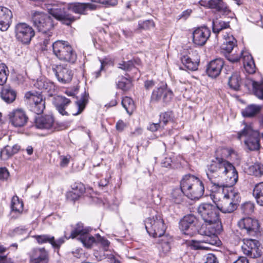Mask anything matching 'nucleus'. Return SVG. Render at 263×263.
<instances>
[{"mask_svg":"<svg viewBox=\"0 0 263 263\" xmlns=\"http://www.w3.org/2000/svg\"><path fill=\"white\" fill-rule=\"evenodd\" d=\"M254 95L259 99L263 100V82L251 81Z\"/></svg>","mask_w":263,"mask_h":263,"instance_id":"a19ab883","label":"nucleus"},{"mask_svg":"<svg viewBox=\"0 0 263 263\" xmlns=\"http://www.w3.org/2000/svg\"><path fill=\"white\" fill-rule=\"evenodd\" d=\"M28 104L29 109L36 115L43 112L45 108V101L43 99L41 93L28 91L25 96Z\"/></svg>","mask_w":263,"mask_h":263,"instance_id":"6e6552de","label":"nucleus"},{"mask_svg":"<svg viewBox=\"0 0 263 263\" xmlns=\"http://www.w3.org/2000/svg\"><path fill=\"white\" fill-rule=\"evenodd\" d=\"M44 35L45 36V39H44L43 42L42 43L43 45L42 48L45 50H48L47 46L50 44V38L51 36H48V35Z\"/></svg>","mask_w":263,"mask_h":263,"instance_id":"69168bd1","label":"nucleus"},{"mask_svg":"<svg viewBox=\"0 0 263 263\" xmlns=\"http://www.w3.org/2000/svg\"><path fill=\"white\" fill-rule=\"evenodd\" d=\"M253 194L257 203L263 206V182H260L255 186Z\"/></svg>","mask_w":263,"mask_h":263,"instance_id":"e433bc0d","label":"nucleus"},{"mask_svg":"<svg viewBox=\"0 0 263 263\" xmlns=\"http://www.w3.org/2000/svg\"><path fill=\"white\" fill-rule=\"evenodd\" d=\"M1 96L5 102L10 104L15 101L16 97V92L10 86H6L2 88Z\"/></svg>","mask_w":263,"mask_h":263,"instance_id":"7c9ffc66","label":"nucleus"},{"mask_svg":"<svg viewBox=\"0 0 263 263\" xmlns=\"http://www.w3.org/2000/svg\"><path fill=\"white\" fill-rule=\"evenodd\" d=\"M210 35V30L206 27L195 28L191 33L192 43L195 46H202L205 45Z\"/></svg>","mask_w":263,"mask_h":263,"instance_id":"4468645a","label":"nucleus"},{"mask_svg":"<svg viewBox=\"0 0 263 263\" xmlns=\"http://www.w3.org/2000/svg\"><path fill=\"white\" fill-rule=\"evenodd\" d=\"M164 128V127L162 126V124L158 122L157 123H150L149 126L147 127V129L153 132H156L158 130H159L160 129Z\"/></svg>","mask_w":263,"mask_h":263,"instance_id":"4d7b16f0","label":"nucleus"},{"mask_svg":"<svg viewBox=\"0 0 263 263\" xmlns=\"http://www.w3.org/2000/svg\"><path fill=\"white\" fill-rule=\"evenodd\" d=\"M232 263H249L248 259L245 256H239Z\"/></svg>","mask_w":263,"mask_h":263,"instance_id":"774afa93","label":"nucleus"},{"mask_svg":"<svg viewBox=\"0 0 263 263\" xmlns=\"http://www.w3.org/2000/svg\"><path fill=\"white\" fill-rule=\"evenodd\" d=\"M197 212L205 222L204 226L210 227V230L214 227L216 233L219 230V212L216 206L209 203L200 204L197 209Z\"/></svg>","mask_w":263,"mask_h":263,"instance_id":"20e7f679","label":"nucleus"},{"mask_svg":"<svg viewBox=\"0 0 263 263\" xmlns=\"http://www.w3.org/2000/svg\"><path fill=\"white\" fill-rule=\"evenodd\" d=\"M31 19L33 26L43 35L52 36L54 25L53 20L48 14L39 11L31 12Z\"/></svg>","mask_w":263,"mask_h":263,"instance_id":"7ed1b4c3","label":"nucleus"},{"mask_svg":"<svg viewBox=\"0 0 263 263\" xmlns=\"http://www.w3.org/2000/svg\"><path fill=\"white\" fill-rule=\"evenodd\" d=\"M52 70L58 81L62 84L69 83L72 80L73 76L72 71L66 65L53 64Z\"/></svg>","mask_w":263,"mask_h":263,"instance_id":"2eb2a0df","label":"nucleus"},{"mask_svg":"<svg viewBox=\"0 0 263 263\" xmlns=\"http://www.w3.org/2000/svg\"><path fill=\"white\" fill-rule=\"evenodd\" d=\"M258 241L255 239H245L241 247L243 253L251 258H257L261 255L258 246Z\"/></svg>","mask_w":263,"mask_h":263,"instance_id":"6ab92c4d","label":"nucleus"},{"mask_svg":"<svg viewBox=\"0 0 263 263\" xmlns=\"http://www.w3.org/2000/svg\"><path fill=\"white\" fill-rule=\"evenodd\" d=\"M12 17V12L9 9L0 7V30L1 31H6L9 28Z\"/></svg>","mask_w":263,"mask_h":263,"instance_id":"bb28decb","label":"nucleus"},{"mask_svg":"<svg viewBox=\"0 0 263 263\" xmlns=\"http://www.w3.org/2000/svg\"><path fill=\"white\" fill-rule=\"evenodd\" d=\"M117 87L124 91L128 90L132 85V82L130 79L125 77H122L117 83Z\"/></svg>","mask_w":263,"mask_h":263,"instance_id":"de8ad7c7","label":"nucleus"},{"mask_svg":"<svg viewBox=\"0 0 263 263\" xmlns=\"http://www.w3.org/2000/svg\"><path fill=\"white\" fill-rule=\"evenodd\" d=\"M35 126L37 128L48 130L51 133L55 131L57 128L52 115H46L36 118Z\"/></svg>","mask_w":263,"mask_h":263,"instance_id":"a211bd4d","label":"nucleus"},{"mask_svg":"<svg viewBox=\"0 0 263 263\" xmlns=\"http://www.w3.org/2000/svg\"><path fill=\"white\" fill-rule=\"evenodd\" d=\"M69 238H68V236H67L66 232H65L64 236L57 240H55L54 237H53V239L51 240L50 244L53 248L59 250L61 246L65 242V239H68Z\"/></svg>","mask_w":263,"mask_h":263,"instance_id":"3c124183","label":"nucleus"},{"mask_svg":"<svg viewBox=\"0 0 263 263\" xmlns=\"http://www.w3.org/2000/svg\"><path fill=\"white\" fill-rule=\"evenodd\" d=\"M121 103L127 112L130 115L132 114L135 108L132 99L128 97H125L122 99Z\"/></svg>","mask_w":263,"mask_h":263,"instance_id":"37998d69","label":"nucleus"},{"mask_svg":"<svg viewBox=\"0 0 263 263\" xmlns=\"http://www.w3.org/2000/svg\"><path fill=\"white\" fill-rule=\"evenodd\" d=\"M126 126V124L124 123L123 121L120 120L117 122L116 128L118 132H121L124 129Z\"/></svg>","mask_w":263,"mask_h":263,"instance_id":"e2e57ef3","label":"nucleus"},{"mask_svg":"<svg viewBox=\"0 0 263 263\" xmlns=\"http://www.w3.org/2000/svg\"><path fill=\"white\" fill-rule=\"evenodd\" d=\"M180 61L183 64L179 68L182 70L195 71L198 69L199 62L193 61L187 55H183L180 58Z\"/></svg>","mask_w":263,"mask_h":263,"instance_id":"72a5a7b5","label":"nucleus"},{"mask_svg":"<svg viewBox=\"0 0 263 263\" xmlns=\"http://www.w3.org/2000/svg\"><path fill=\"white\" fill-rule=\"evenodd\" d=\"M60 165L62 167H66L69 163V160L70 158V156H61L60 157Z\"/></svg>","mask_w":263,"mask_h":263,"instance_id":"052dcab7","label":"nucleus"},{"mask_svg":"<svg viewBox=\"0 0 263 263\" xmlns=\"http://www.w3.org/2000/svg\"><path fill=\"white\" fill-rule=\"evenodd\" d=\"M157 247L159 251L160 255L164 256L170 252L173 242V238L169 234H164L162 236L158 237Z\"/></svg>","mask_w":263,"mask_h":263,"instance_id":"5701e85b","label":"nucleus"},{"mask_svg":"<svg viewBox=\"0 0 263 263\" xmlns=\"http://www.w3.org/2000/svg\"><path fill=\"white\" fill-rule=\"evenodd\" d=\"M204 263H218L216 256L213 254H208Z\"/></svg>","mask_w":263,"mask_h":263,"instance_id":"680f3d73","label":"nucleus"},{"mask_svg":"<svg viewBox=\"0 0 263 263\" xmlns=\"http://www.w3.org/2000/svg\"><path fill=\"white\" fill-rule=\"evenodd\" d=\"M69 99L64 96H58L54 103V106L58 112L62 116H68V112L66 111L67 106L70 104Z\"/></svg>","mask_w":263,"mask_h":263,"instance_id":"c85d7f7f","label":"nucleus"},{"mask_svg":"<svg viewBox=\"0 0 263 263\" xmlns=\"http://www.w3.org/2000/svg\"><path fill=\"white\" fill-rule=\"evenodd\" d=\"M88 94H86V92H84L82 94L80 100L76 102V105L78 107V111L75 113H72L73 116H77L83 111L88 102Z\"/></svg>","mask_w":263,"mask_h":263,"instance_id":"58836bf2","label":"nucleus"},{"mask_svg":"<svg viewBox=\"0 0 263 263\" xmlns=\"http://www.w3.org/2000/svg\"><path fill=\"white\" fill-rule=\"evenodd\" d=\"M237 225L242 232L249 235H254L259 228L258 220L250 217L241 218L238 221Z\"/></svg>","mask_w":263,"mask_h":263,"instance_id":"dca6fc26","label":"nucleus"},{"mask_svg":"<svg viewBox=\"0 0 263 263\" xmlns=\"http://www.w3.org/2000/svg\"><path fill=\"white\" fill-rule=\"evenodd\" d=\"M242 58L243 67L246 72L249 74L255 72L256 66L252 56L246 51H240V58Z\"/></svg>","mask_w":263,"mask_h":263,"instance_id":"cd10ccee","label":"nucleus"},{"mask_svg":"<svg viewBox=\"0 0 263 263\" xmlns=\"http://www.w3.org/2000/svg\"><path fill=\"white\" fill-rule=\"evenodd\" d=\"M231 185L221 182H209L207 188L211 193L210 197L218 210L224 213H230L237 208L239 196L237 190Z\"/></svg>","mask_w":263,"mask_h":263,"instance_id":"f03ea898","label":"nucleus"},{"mask_svg":"<svg viewBox=\"0 0 263 263\" xmlns=\"http://www.w3.org/2000/svg\"><path fill=\"white\" fill-rule=\"evenodd\" d=\"M173 91L167 89L166 85H162L154 89L152 93L150 101L155 103L162 100L166 104L171 102L173 98Z\"/></svg>","mask_w":263,"mask_h":263,"instance_id":"ddd939ff","label":"nucleus"},{"mask_svg":"<svg viewBox=\"0 0 263 263\" xmlns=\"http://www.w3.org/2000/svg\"><path fill=\"white\" fill-rule=\"evenodd\" d=\"M118 68L126 71H129L133 69H135L134 63L132 61L127 62L123 61L118 64Z\"/></svg>","mask_w":263,"mask_h":263,"instance_id":"5fc2aeb1","label":"nucleus"},{"mask_svg":"<svg viewBox=\"0 0 263 263\" xmlns=\"http://www.w3.org/2000/svg\"><path fill=\"white\" fill-rule=\"evenodd\" d=\"M226 166L222 176H226V180L238 181V173L234 165L230 162H228Z\"/></svg>","mask_w":263,"mask_h":263,"instance_id":"c9c22d12","label":"nucleus"},{"mask_svg":"<svg viewBox=\"0 0 263 263\" xmlns=\"http://www.w3.org/2000/svg\"><path fill=\"white\" fill-rule=\"evenodd\" d=\"M11 206L13 211L20 213L23 211V203L17 196H14L12 198Z\"/></svg>","mask_w":263,"mask_h":263,"instance_id":"a18cd8bd","label":"nucleus"},{"mask_svg":"<svg viewBox=\"0 0 263 263\" xmlns=\"http://www.w3.org/2000/svg\"><path fill=\"white\" fill-rule=\"evenodd\" d=\"M174 116L172 111H167L160 114L159 122L162 124L163 127L170 122H173Z\"/></svg>","mask_w":263,"mask_h":263,"instance_id":"c03bdc74","label":"nucleus"},{"mask_svg":"<svg viewBox=\"0 0 263 263\" xmlns=\"http://www.w3.org/2000/svg\"><path fill=\"white\" fill-rule=\"evenodd\" d=\"M152 24V22L149 20L143 22L139 21L138 23V28L140 29H146L148 26Z\"/></svg>","mask_w":263,"mask_h":263,"instance_id":"0e129e2a","label":"nucleus"},{"mask_svg":"<svg viewBox=\"0 0 263 263\" xmlns=\"http://www.w3.org/2000/svg\"><path fill=\"white\" fill-rule=\"evenodd\" d=\"M98 6V5L91 3H75L68 5V10L75 13L84 14L87 10H95Z\"/></svg>","mask_w":263,"mask_h":263,"instance_id":"a878e982","label":"nucleus"},{"mask_svg":"<svg viewBox=\"0 0 263 263\" xmlns=\"http://www.w3.org/2000/svg\"><path fill=\"white\" fill-rule=\"evenodd\" d=\"M192 10L191 9H187L183 11L179 15H178L179 19L186 20L191 15Z\"/></svg>","mask_w":263,"mask_h":263,"instance_id":"338daca9","label":"nucleus"},{"mask_svg":"<svg viewBox=\"0 0 263 263\" xmlns=\"http://www.w3.org/2000/svg\"><path fill=\"white\" fill-rule=\"evenodd\" d=\"M92 2L98 3L102 4L104 5H110V6H115L117 4V0H91Z\"/></svg>","mask_w":263,"mask_h":263,"instance_id":"bf43d9fd","label":"nucleus"},{"mask_svg":"<svg viewBox=\"0 0 263 263\" xmlns=\"http://www.w3.org/2000/svg\"><path fill=\"white\" fill-rule=\"evenodd\" d=\"M14 155L11 146L7 145L0 152V157L2 160H6Z\"/></svg>","mask_w":263,"mask_h":263,"instance_id":"8fccbe9b","label":"nucleus"},{"mask_svg":"<svg viewBox=\"0 0 263 263\" xmlns=\"http://www.w3.org/2000/svg\"><path fill=\"white\" fill-rule=\"evenodd\" d=\"M34 237L39 244L51 243V240L53 239V236L49 235H35Z\"/></svg>","mask_w":263,"mask_h":263,"instance_id":"864d4df0","label":"nucleus"},{"mask_svg":"<svg viewBox=\"0 0 263 263\" xmlns=\"http://www.w3.org/2000/svg\"><path fill=\"white\" fill-rule=\"evenodd\" d=\"M179 228L185 235L192 236L197 232L203 236L201 240H193L190 246L194 250H209L211 246H219L221 241L216 235V229L214 227L210 230V227L203 224L198 229V220L192 214L184 216L180 221Z\"/></svg>","mask_w":263,"mask_h":263,"instance_id":"f257e3e1","label":"nucleus"},{"mask_svg":"<svg viewBox=\"0 0 263 263\" xmlns=\"http://www.w3.org/2000/svg\"><path fill=\"white\" fill-rule=\"evenodd\" d=\"M145 229L149 235L158 237L164 235L166 226L160 216L148 218L145 221Z\"/></svg>","mask_w":263,"mask_h":263,"instance_id":"0eeeda50","label":"nucleus"},{"mask_svg":"<svg viewBox=\"0 0 263 263\" xmlns=\"http://www.w3.org/2000/svg\"><path fill=\"white\" fill-rule=\"evenodd\" d=\"M35 35L33 28L26 23H18L15 26V36L23 44H29Z\"/></svg>","mask_w":263,"mask_h":263,"instance_id":"1a4fd4ad","label":"nucleus"},{"mask_svg":"<svg viewBox=\"0 0 263 263\" xmlns=\"http://www.w3.org/2000/svg\"><path fill=\"white\" fill-rule=\"evenodd\" d=\"M68 7L57 6L48 9L49 13L63 24L70 25L77 18L68 12Z\"/></svg>","mask_w":263,"mask_h":263,"instance_id":"9b49d317","label":"nucleus"},{"mask_svg":"<svg viewBox=\"0 0 263 263\" xmlns=\"http://www.w3.org/2000/svg\"><path fill=\"white\" fill-rule=\"evenodd\" d=\"M236 44V41L233 36L229 37L225 39L220 47L221 53L231 63H236L240 59V52L236 54H231L232 50L237 48Z\"/></svg>","mask_w":263,"mask_h":263,"instance_id":"f8f14e48","label":"nucleus"},{"mask_svg":"<svg viewBox=\"0 0 263 263\" xmlns=\"http://www.w3.org/2000/svg\"><path fill=\"white\" fill-rule=\"evenodd\" d=\"M241 79L239 74L235 72L229 78L228 85L229 87L234 90H238L240 86Z\"/></svg>","mask_w":263,"mask_h":263,"instance_id":"4c0bfd02","label":"nucleus"},{"mask_svg":"<svg viewBox=\"0 0 263 263\" xmlns=\"http://www.w3.org/2000/svg\"><path fill=\"white\" fill-rule=\"evenodd\" d=\"M79 239L83 244L84 246L87 248H91L92 245L96 242V238L91 235L89 233L82 235Z\"/></svg>","mask_w":263,"mask_h":263,"instance_id":"79ce46f5","label":"nucleus"},{"mask_svg":"<svg viewBox=\"0 0 263 263\" xmlns=\"http://www.w3.org/2000/svg\"><path fill=\"white\" fill-rule=\"evenodd\" d=\"M207 6L209 8L215 10L222 16L230 18L233 17L234 14L222 0H209Z\"/></svg>","mask_w":263,"mask_h":263,"instance_id":"412c9836","label":"nucleus"},{"mask_svg":"<svg viewBox=\"0 0 263 263\" xmlns=\"http://www.w3.org/2000/svg\"><path fill=\"white\" fill-rule=\"evenodd\" d=\"M246 138L245 144L248 148L252 151H257L260 148V135L257 130L253 129L250 125H246L245 127L238 133V138Z\"/></svg>","mask_w":263,"mask_h":263,"instance_id":"423d86ee","label":"nucleus"},{"mask_svg":"<svg viewBox=\"0 0 263 263\" xmlns=\"http://www.w3.org/2000/svg\"><path fill=\"white\" fill-rule=\"evenodd\" d=\"M185 186L186 196L192 200L199 199L204 192V185L202 182H196L193 184H189L187 182H183Z\"/></svg>","mask_w":263,"mask_h":263,"instance_id":"f3484780","label":"nucleus"},{"mask_svg":"<svg viewBox=\"0 0 263 263\" xmlns=\"http://www.w3.org/2000/svg\"><path fill=\"white\" fill-rule=\"evenodd\" d=\"M8 68L5 64H0V85H3L7 81L8 73Z\"/></svg>","mask_w":263,"mask_h":263,"instance_id":"09e8293b","label":"nucleus"},{"mask_svg":"<svg viewBox=\"0 0 263 263\" xmlns=\"http://www.w3.org/2000/svg\"><path fill=\"white\" fill-rule=\"evenodd\" d=\"M30 263H48L49 253L44 248H33L28 253Z\"/></svg>","mask_w":263,"mask_h":263,"instance_id":"aec40b11","label":"nucleus"},{"mask_svg":"<svg viewBox=\"0 0 263 263\" xmlns=\"http://www.w3.org/2000/svg\"><path fill=\"white\" fill-rule=\"evenodd\" d=\"M10 176L9 172L6 167H0V180H8Z\"/></svg>","mask_w":263,"mask_h":263,"instance_id":"13d9d810","label":"nucleus"},{"mask_svg":"<svg viewBox=\"0 0 263 263\" xmlns=\"http://www.w3.org/2000/svg\"><path fill=\"white\" fill-rule=\"evenodd\" d=\"M249 172L253 175L260 176L263 175V165L260 163H255L249 168Z\"/></svg>","mask_w":263,"mask_h":263,"instance_id":"49530a36","label":"nucleus"},{"mask_svg":"<svg viewBox=\"0 0 263 263\" xmlns=\"http://www.w3.org/2000/svg\"><path fill=\"white\" fill-rule=\"evenodd\" d=\"M227 153V158L231 160H239L240 159L238 153L232 148H227L224 149Z\"/></svg>","mask_w":263,"mask_h":263,"instance_id":"6e6d98bb","label":"nucleus"},{"mask_svg":"<svg viewBox=\"0 0 263 263\" xmlns=\"http://www.w3.org/2000/svg\"><path fill=\"white\" fill-rule=\"evenodd\" d=\"M53 54L61 61L74 63L77 54L69 44L66 41H57L52 44Z\"/></svg>","mask_w":263,"mask_h":263,"instance_id":"39448f33","label":"nucleus"},{"mask_svg":"<svg viewBox=\"0 0 263 263\" xmlns=\"http://www.w3.org/2000/svg\"><path fill=\"white\" fill-rule=\"evenodd\" d=\"M230 27L229 21H215L212 23L213 31L215 33H218L221 30Z\"/></svg>","mask_w":263,"mask_h":263,"instance_id":"ea45409f","label":"nucleus"},{"mask_svg":"<svg viewBox=\"0 0 263 263\" xmlns=\"http://www.w3.org/2000/svg\"><path fill=\"white\" fill-rule=\"evenodd\" d=\"M72 191L69 192L67 194L68 198L71 200L77 199L85 191V187L81 182H74L72 185Z\"/></svg>","mask_w":263,"mask_h":263,"instance_id":"473e14b6","label":"nucleus"},{"mask_svg":"<svg viewBox=\"0 0 263 263\" xmlns=\"http://www.w3.org/2000/svg\"><path fill=\"white\" fill-rule=\"evenodd\" d=\"M228 161L222 158L215 157L211 161V164L208 165L206 175L210 180L222 176L226 167Z\"/></svg>","mask_w":263,"mask_h":263,"instance_id":"9d476101","label":"nucleus"},{"mask_svg":"<svg viewBox=\"0 0 263 263\" xmlns=\"http://www.w3.org/2000/svg\"><path fill=\"white\" fill-rule=\"evenodd\" d=\"M34 86L42 92L48 93L50 96H52L55 91L54 84L46 79H37L34 84Z\"/></svg>","mask_w":263,"mask_h":263,"instance_id":"393cba45","label":"nucleus"},{"mask_svg":"<svg viewBox=\"0 0 263 263\" xmlns=\"http://www.w3.org/2000/svg\"><path fill=\"white\" fill-rule=\"evenodd\" d=\"M241 209L243 214L250 215L254 211V205L250 201L246 202L241 205Z\"/></svg>","mask_w":263,"mask_h":263,"instance_id":"603ef678","label":"nucleus"},{"mask_svg":"<svg viewBox=\"0 0 263 263\" xmlns=\"http://www.w3.org/2000/svg\"><path fill=\"white\" fill-rule=\"evenodd\" d=\"M262 106L255 104H251L247 106L242 110L241 114L243 117L251 118L256 116L261 110Z\"/></svg>","mask_w":263,"mask_h":263,"instance_id":"f704fd0d","label":"nucleus"},{"mask_svg":"<svg viewBox=\"0 0 263 263\" xmlns=\"http://www.w3.org/2000/svg\"><path fill=\"white\" fill-rule=\"evenodd\" d=\"M184 194H185V186L182 182L180 187L173 190L171 195L172 201L176 204L181 203L183 200Z\"/></svg>","mask_w":263,"mask_h":263,"instance_id":"2f4dec72","label":"nucleus"},{"mask_svg":"<svg viewBox=\"0 0 263 263\" xmlns=\"http://www.w3.org/2000/svg\"><path fill=\"white\" fill-rule=\"evenodd\" d=\"M223 65L224 61L220 58L212 60L206 68L208 75L212 78H216L220 74Z\"/></svg>","mask_w":263,"mask_h":263,"instance_id":"b1692460","label":"nucleus"},{"mask_svg":"<svg viewBox=\"0 0 263 263\" xmlns=\"http://www.w3.org/2000/svg\"><path fill=\"white\" fill-rule=\"evenodd\" d=\"M8 116L10 122L16 127L24 126L28 119L24 110L21 109L13 110L9 112Z\"/></svg>","mask_w":263,"mask_h":263,"instance_id":"4be33fe9","label":"nucleus"},{"mask_svg":"<svg viewBox=\"0 0 263 263\" xmlns=\"http://www.w3.org/2000/svg\"><path fill=\"white\" fill-rule=\"evenodd\" d=\"M71 228L72 229L70 235L68 236V238H75L77 237H79V239L81 238V236L85 235L86 233H89L91 230V229L89 227H84L83 223L81 222H78L75 225H71Z\"/></svg>","mask_w":263,"mask_h":263,"instance_id":"c756f323","label":"nucleus"}]
</instances>
